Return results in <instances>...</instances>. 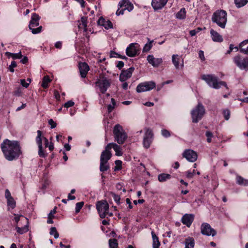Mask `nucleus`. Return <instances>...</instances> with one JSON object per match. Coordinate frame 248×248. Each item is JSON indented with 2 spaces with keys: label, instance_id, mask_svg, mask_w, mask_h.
<instances>
[{
  "label": "nucleus",
  "instance_id": "obj_60",
  "mask_svg": "<svg viewBox=\"0 0 248 248\" xmlns=\"http://www.w3.org/2000/svg\"><path fill=\"white\" fill-rule=\"evenodd\" d=\"M124 66V62L122 61H119L117 64V67L119 69H122Z\"/></svg>",
  "mask_w": 248,
  "mask_h": 248
},
{
  "label": "nucleus",
  "instance_id": "obj_19",
  "mask_svg": "<svg viewBox=\"0 0 248 248\" xmlns=\"http://www.w3.org/2000/svg\"><path fill=\"white\" fill-rule=\"evenodd\" d=\"M147 60L148 62L154 67H157L163 62L162 58H155L153 55H149Z\"/></svg>",
  "mask_w": 248,
  "mask_h": 248
},
{
  "label": "nucleus",
  "instance_id": "obj_11",
  "mask_svg": "<svg viewBox=\"0 0 248 248\" xmlns=\"http://www.w3.org/2000/svg\"><path fill=\"white\" fill-rule=\"evenodd\" d=\"M201 233L204 235L214 236L216 235V231L212 228L210 225L207 223H203L201 227Z\"/></svg>",
  "mask_w": 248,
  "mask_h": 248
},
{
  "label": "nucleus",
  "instance_id": "obj_16",
  "mask_svg": "<svg viewBox=\"0 0 248 248\" xmlns=\"http://www.w3.org/2000/svg\"><path fill=\"white\" fill-rule=\"evenodd\" d=\"M111 144H108L105 147V150H104L101 154L100 160L108 162V161L111 158L112 156V154L111 151H110L109 145Z\"/></svg>",
  "mask_w": 248,
  "mask_h": 248
},
{
  "label": "nucleus",
  "instance_id": "obj_49",
  "mask_svg": "<svg viewBox=\"0 0 248 248\" xmlns=\"http://www.w3.org/2000/svg\"><path fill=\"white\" fill-rule=\"evenodd\" d=\"M161 135L165 138H168L170 136V132L165 129H163L161 130Z\"/></svg>",
  "mask_w": 248,
  "mask_h": 248
},
{
  "label": "nucleus",
  "instance_id": "obj_45",
  "mask_svg": "<svg viewBox=\"0 0 248 248\" xmlns=\"http://www.w3.org/2000/svg\"><path fill=\"white\" fill-rule=\"evenodd\" d=\"M202 30V29L200 27H198L197 29L193 30H191L189 31V34L191 36H195L197 33L199 32Z\"/></svg>",
  "mask_w": 248,
  "mask_h": 248
},
{
  "label": "nucleus",
  "instance_id": "obj_43",
  "mask_svg": "<svg viewBox=\"0 0 248 248\" xmlns=\"http://www.w3.org/2000/svg\"><path fill=\"white\" fill-rule=\"evenodd\" d=\"M115 163L116 165L114 168L115 170H118L122 169V166H121L122 164V161H121L120 160H117L115 161Z\"/></svg>",
  "mask_w": 248,
  "mask_h": 248
},
{
  "label": "nucleus",
  "instance_id": "obj_12",
  "mask_svg": "<svg viewBox=\"0 0 248 248\" xmlns=\"http://www.w3.org/2000/svg\"><path fill=\"white\" fill-rule=\"evenodd\" d=\"M37 136L36 138V142L38 146V155L40 157L45 158L47 154L43 149L42 142V132L40 130L37 131Z\"/></svg>",
  "mask_w": 248,
  "mask_h": 248
},
{
  "label": "nucleus",
  "instance_id": "obj_59",
  "mask_svg": "<svg viewBox=\"0 0 248 248\" xmlns=\"http://www.w3.org/2000/svg\"><path fill=\"white\" fill-rule=\"evenodd\" d=\"M126 9V8H125L124 9L120 10V9H118L117 11L116 14L117 16L122 15L124 14V11Z\"/></svg>",
  "mask_w": 248,
  "mask_h": 248
},
{
  "label": "nucleus",
  "instance_id": "obj_57",
  "mask_svg": "<svg viewBox=\"0 0 248 248\" xmlns=\"http://www.w3.org/2000/svg\"><path fill=\"white\" fill-rule=\"evenodd\" d=\"M186 177L189 179L192 178L193 177V173L190 170L186 172Z\"/></svg>",
  "mask_w": 248,
  "mask_h": 248
},
{
  "label": "nucleus",
  "instance_id": "obj_18",
  "mask_svg": "<svg viewBox=\"0 0 248 248\" xmlns=\"http://www.w3.org/2000/svg\"><path fill=\"white\" fill-rule=\"evenodd\" d=\"M194 219V215L192 214H186L181 218L182 223L187 227H190Z\"/></svg>",
  "mask_w": 248,
  "mask_h": 248
},
{
  "label": "nucleus",
  "instance_id": "obj_4",
  "mask_svg": "<svg viewBox=\"0 0 248 248\" xmlns=\"http://www.w3.org/2000/svg\"><path fill=\"white\" fill-rule=\"evenodd\" d=\"M113 132L115 140L119 144H123L127 138L126 133L119 124L114 126Z\"/></svg>",
  "mask_w": 248,
  "mask_h": 248
},
{
  "label": "nucleus",
  "instance_id": "obj_52",
  "mask_svg": "<svg viewBox=\"0 0 248 248\" xmlns=\"http://www.w3.org/2000/svg\"><path fill=\"white\" fill-rule=\"evenodd\" d=\"M20 83L25 88H28L29 86V83L27 82L25 79H20Z\"/></svg>",
  "mask_w": 248,
  "mask_h": 248
},
{
  "label": "nucleus",
  "instance_id": "obj_42",
  "mask_svg": "<svg viewBox=\"0 0 248 248\" xmlns=\"http://www.w3.org/2000/svg\"><path fill=\"white\" fill-rule=\"evenodd\" d=\"M84 205L83 202H77L76 204L75 212L76 213H78Z\"/></svg>",
  "mask_w": 248,
  "mask_h": 248
},
{
  "label": "nucleus",
  "instance_id": "obj_61",
  "mask_svg": "<svg viewBox=\"0 0 248 248\" xmlns=\"http://www.w3.org/2000/svg\"><path fill=\"white\" fill-rule=\"evenodd\" d=\"M41 138H42V140L43 139L44 140V141H45V148H46L49 145L48 140L46 138H45L44 137H41Z\"/></svg>",
  "mask_w": 248,
  "mask_h": 248
},
{
  "label": "nucleus",
  "instance_id": "obj_21",
  "mask_svg": "<svg viewBox=\"0 0 248 248\" xmlns=\"http://www.w3.org/2000/svg\"><path fill=\"white\" fill-rule=\"evenodd\" d=\"M97 24L98 25L103 26L106 30L113 28L112 22L109 20H106L102 16L98 19Z\"/></svg>",
  "mask_w": 248,
  "mask_h": 248
},
{
  "label": "nucleus",
  "instance_id": "obj_28",
  "mask_svg": "<svg viewBox=\"0 0 248 248\" xmlns=\"http://www.w3.org/2000/svg\"><path fill=\"white\" fill-rule=\"evenodd\" d=\"M236 183L239 185L248 186V180L245 179L241 176L237 175L236 177Z\"/></svg>",
  "mask_w": 248,
  "mask_h": 248
},
{
  "label": "nucleus",
  "instance_id": "obj_41",
  "mask_svg": "<svg viewBox=\"0 0 248 248\" xmlns=\"http://www.w3.org/2000/svg\"><path fill=\"white\" fill-rule=\"evenodd\" d=\"M153 42V40L151 41L148 43H147L145 45L143 48V52H148L151 49L152 47V43Z\"/></svg>",
  "mask_w": 248,
  "mask_h": 248
},
{
  "label": "nucleus",
  "instance_id": "obj_9",
  "mask_svg": "<svg viewBox=\"0 0 248 248\" xmlns=\"http://www.w3.org/2000/svg\"><path fill=\"white\" fill-rule=\"evenodd\" d=\"M155 87V83L153 81H146L139 84L136 88L138 93L144 92L152 90Z\"/></svg>",
  "mask_w": 248,
  "mask_h": 248
},
{
  "label": "nucleus",
  "instance_id": "obj_24",
  "mask_svg": "<svg viewBox=\"0 0 248 248\" xmlns=\"http://www.w3.org/2000/svg\"><path fill=\"white\" fill-rule=\"evenodd\" d=\"M109 144H111L109 145L110 151H111V148H113V150L116 152V155L117 156H120L122 155V152L121 151V148L120 146L118 145L116 143H109Z\"/></svg>",
  "mask_w": 248,
  "mask_h": 248
},
{
  "label": "nucleus",
  "instance_id": "obj_50",
  "mask_svg": "<svg viewBox=\"0 0 248 248\" xmlns=\"http://www.w3.org/2000/svg\"><path fill=\"white\" fill-rule=\"evenodd\" d=\"M15 94L17 96H21L22 93V89L20 87L17 88L15 91Z\"/></svg>",
  "mask_w": 248,
  "mask_h": 248
},
{
  "label": "nucleus",
  "instance_id": "obj_62",
  "mask_svg": "<svg viewBox=\"0 0 248 248\" xmlns=\"http://www.w3.org/2000/svg\"><path fill=\"white\" fill-rule=\"evenodd\" d=\"M54 94L56 99L58 100H59L61 98L60 94L57 91H55Z\"/></svg>",
  "mask_w": 248,
  "mask_h": 248
},
{
  "label": "nucleus",
  "instance_id": "obj_55",
  "mask_svg": "<svg viewBox=\"0 0 248 248\" xmlns=\"http://www.w3.org/2000/svg\"><path fill=\"white\" fill-rule=\"evenodd\" d=\"M199 58H200V59L202 61H204L205 60V57H204V52L202 50H200L199 51Z\"/></svg>",
  "mask_w": 248,
  "mask_h": 248
},
{
  "label": "nucleus",
  "instance_id": "obj_22",
  "mask_svg": "<svg viewBox=\"0 0 248 248\" xmlns=\"http://www.w3.org/2000/svg\"><path fill=\"white\" fill-rule=\"evenodd\" d=\"M168 0H152V6L155 10L162 9L167 3Z\"/></svg>",
  "mask_w": 248,
  "mask_h": 248
},
{
  "label": "nucleus",
  "instance_id": "obj_26",
  "mask_svg": "<svg viewBox=\"0 0 248 248\" xmlns=\"http://www.w3.org/2000/svg\"><path fill=\"white\" fill-rule=\"evenodd\" d=\"M151 234L153 238V248H159L160 243L158 240V238L153 231L152 232Z\"/></svg>",
  "mask_w": 248,
  "mask_h": 248
},
{
  "label": "nucleus",
  "instance_id": "obj_63",
  "mask_svg": "<svg viewBox=\"0 0 248 248\" xmlns=\"http://www.w3.org/2000/svg\"><path fill=\"white\" fill-rule=\"evenodd\" d=\"M62 43L61 42V41H58V42H57L55 44V46L56 48H61L62 47Z\"/></svg>",
  "mask_w": 248,
  "mask_h": 248
},
{
  "label": "nucleus",
  "instance_id": "obj_56",
  "mask_svg": "<svg viewBox=\"0 0 248 248\" xmlns=\"http://www.w3.org/2000/svg\"><path fill=\"white\" fill-rule=\"evenodd\" d=\"M5 197L6 200L12 197L10 191L8 189H6L5 191Z\"/></svg>",
  "mask_w": 248,
  "mask_h": 248
},
{
  "label": "nucleus",
  "instance_id": "obj_46",
  "mask_svg": "<svg viewBox=\"0 0 248 248\" xmlns=\"http://www.w3.org/2000/svg\"><path fill=\"white\" fill-rule=\"evenodd\" d=\"M110 194L112 195L115 202H116L117 203H119L121 200L120 196L116 194L114 192H111Z\"/></svg>",
  "mask_w": 248,
  "mask_h": 248
},
{
  "label": "nucleus",
  "instance_id": "obj_30",
  "mask_svg": "<svg viewBox=\"0 0 248 248\" xmlns=\"http://www.w3.org/2000/svg\"><path fill=\"white\" fill-rule=\"evenodd\" d=\"M56 209L57 207H55L48 214L47 220V223L48 224H52L53 223V218L54 217V215L56 213Z\"/></svg>",
  "mask_w": 248,
  "mask_h": 248
},
{
  "label": "nucleus",
  "instance_id": "obj_37",
  "mask_svg": "<svg viewBox=\"0 0 248 248\" xmlns=\"http://www.w3.org/2000/svg\"><path fill=\"white\" fill-rule=\"evenodd\" d=\"M27 224H28V222H27ZM16 232L21 234H22L26 232H27L29 230L28 229V225L27 224L24 227H19L17 226L16 227Z\"/></svg>",
  "mask_w": 248,
  "mask_h": 248
},
{
  "label": "nucleus",
  "instance_id": "obj_48",
  "mask_svg": "<svg viewBox=\"0 0 248 248\" xmlns=\"http://www.w3.org/2000/svg\"><path fill=\"white\" fill-rule=\"evenodd\" d=\"M205 135L207 137V141L208 142L210 143L212 141V138L213 137V135L212 133L210 131H207L205 133Z\"/></svg>",
  "mask_w": 248,
  "mask_h": 248
},
{
  "label": "nucleus",
  "instance_id": "obj_40",
  "mask_svg": "<svg viewBox=\"0 0 248 248\" xmlns=\"http://www.w3.org/2000/svg\"><path fill=\"white\" fill-rule=\"evenodd\" d=\"M49 233L50 235H53L55 239L58 238L59 236V234L57 232L56 228L55 227L51 228Z\"/></svg>",
  "mask_w": 248,
  "mask_h": 248
},
{
  "label": "nucleus",
  "instance_id": "obj_53",
  "mask_svg": "<svg viewBox=\"0 0 248 248\" xmlns=\"http://www.w3.org/2000/svg\"><path fill=\"white\" fill-rule=\"evenodd\" d=\"M128 1H127V0H122L119 3V6L120 7H122L123 6L126 7V4H128Z\"/></svg>",
  "mask_w": 248,
  "mask_h": 248
},
{
  "label": "nucleus",
  "instance_id": "obj_27",
  "mask_svg": "<svg viewBox=\"0 0 248 248\" xmlns=\"http://www.w3.org/2000/svg\"><path fill=\"white\" fill-rule=\"evenodd\" d=\"M80 21L81 23H80L78 25L79 29H83L84 31H87V27L88 23V19L86 16H82L81 18Z\"/></svg>",
  "mask_w": 248,
  "mask_h": 248
},
{
  "label": "nucleus",
  "instance_id": "obj_1",
  "mask_svg": "<svg viewBox=\"0 0 248 248\" xmlns=\"http://www.w3.org/2000/svg\"><path fill=\"white\" fill-rule=\"evenodd\" d=\"M0 148L5 158L9 161L17 159L22 155L19 141L5 139L0 144Z\"/></svg>",
  "mask_w": 248,
  "mask_h": 248
},
{
  "label": "nucleus",
  "instance_id": "obj_23",
  "mask_svg": "<svg viewBox=\"0 0 248 248\" xmlns=\"http://www.w3.org/2000/svg\"><path fill=\"white\" fill-rule=\"evenodd\" d=\"M210 33L212 40L214 42H221L223 41V38L222 36L216 31L213 29L210 30Z\"/></svg>",
  "mask_w": 248,
  "mask_h": 248
},
{
  "label": "nucleus",
  "instance_id": "obj_13",
  "mask_svg": "<svg viewBox=\"0 0 248 248\" xmlns=\"http://www.w3.org/2000/svg\"><path fill=\"white\" fill-rule=\"evenodd\" d=\"M96 85L99 88L100 92L104 93L110 86V83L106 78H103L102 79L96 82Z\"/></svg>",
  "mask_w": 248,
  "mask_h": 248
},
{
  "label": "nucleus",
  "instance_id": "obj_54",
  "mask_svg": "<svg viewBox=\"0 0 248 248\" xmlns=\"http://www.w3.org/2000/svg\"><path fill=\"white\" fill-rule=\"evenodd\" d=\"M48 124L51 125V128H54L56 126V123L52 119L48 120Z\"/></svg>",
  "mask_w": 248,
  "mask_h": 248
},
{
  "label": "nucleus",
  "instance_id": "obj_36",
  "mask_svg": "<svg viewBox=\"0 0 248 248\" xmlns=\"http://www.w3.org/2000/svg\"><path fill=\"white\" fill-rule=\"evenodd\" d=\"M234 1L237 8H241L248 3V0H234Z\"/></svg>",
  "mask_w": 248,
  "mask_h": 248
},
{
  "label": "nucleus",
  "instance_id": "obj_8",
  "mask_svg": "<svg viewBox=\"0 0 248 248\" xmlns=\"http://www.w3.org/2000/svg\"><path fill=\"white\" fill-rule=\"evenodd\" d=\"M96 209L101 218H105L108 212L109 205L105 201L98 202L96 204Z\"/></svg>",
  "mask_w": 248,
  "mask_h": 248
},
{
  "label": "nucleus",
  "instance_id": "obj_15",
  "mask_svg": "<svg viewBox=\"0 0 248 248\" xmlns=\"http://www.w3.org/2000/svg\"><path fill=\"white\" fill-rule=\"evenodd\" d=\"M204 109H192L191 114L192 122L197 123L202 119L204 114Z\"/></svg>",
  "mask_w": 248,
  "mask_h": 248
},
{
  "label": "nucleus",
  "instance_id": "obj_5",
  "mask_svg": "<svg viewBox=\"0 0 248 248\" xmlns=\"http://www.w3.org/2000/svg\"><path fill=\"white\" fill-rule=\"evenodd\" d=\"M233 62L240 69L248 70V57L237 55L233 58Z\"/></svg>",
  "mask_w": 248,
  "mask_h": 248
},
{
  "label": "nucleus",
  "instance_id": "obj_6",
  "mask_svg": "<svg viewBox=\"0 0 248 248\" xmlns=\"http://www.w3.org/2000/svg\"><path fill=\"white\" fill-rule=\"evenodd\" d=\"M39 19L40 17L38 15L35 13L32 14L29 27L33 34H37L41 31L42 26H39L36 29L34 28L39 25Z\"/></svg>",
  "mask_w": 248,
  "mask_h": 248
},
{
  "label": "nucleus",
  "instance_id": "obj_64",
  "mask_svg": "<svg viewBox=\"0 0 248 248\" xmlns=\"http://www.w3.org/2000/svg\"><path fill=\"white\" fill-rule=\"evenodd\" d=\"M240 51L245 54H248V46L247 48H240Z\"/></svg>",
  "mask_w": 248,
  "mask_h": 248
},
{
  "label": "nucleus",
  "instance_id": "obj_38",
  "mask_svg": "<svg viewBox=\"0 0 248 248\" xmlns=\"http://www.w3.org/2000/svg\"><path fill=\"white\" fill-rule=\"evenodd\" d=\"M109 246L110 248H118V241L116 239H110L109 240Z\"/></svg>",
  "mask_w": 248,
  "mask_h": 248
},
{
  "label": "nucleus",
  "instance_id": "obj_35",
  "mask_svg": "<svg viewBox=\"0 0 248 248\" xmlns=\"http://www.w3.org/2000/svg\"><path fill=\"white\" fill-rule=\"evenodd\" d=\"M186 11L185 8H182L176 14V17L179 19H183L186 18Z\"/></svg>",
  "mask_w": 248,
  "mask_h": 248
},
{
  "label": "nucleus",
  "instance_id": "obj_31",
  "mask_svg": "<svg viewBox=\"0 0 248 248\" xmlns=\"http://www.w3.org/2000/svg\"><path fill=\"white\" fill-rule=\"evenodd\" d=\"M5 55L8 58H12L13 59H19L21 58L22 56L21 52L17 53H13L9 52H6L5 53Z\"/></svg>",
  "mask_w": 248,
  "mask_h": 248
},
{
  "label": "nucleus",
  "instance_id": "obj_20",
  "mask_svg": "<svg viewBox=\"0 0 248 248\" xmlns=\"http://www.w3.org/2000/svg\"><path fill=\"white\" fill-rule=\"evenodd\" d=\"M78 68L81 78H85L89 70V65L86 62H79Z\"/></svg>",
  "mask_w": 248,
  "mask_h": 248
},
{
  "label": "nucleus",
  "instance_id": "obj_44",
  "mask_svg": "<svg viewBox=\"0 0 248 248\" xmlns=\"http://www.w3.org/2000/svg\"><path fill=\"white\" fill-rule=\"evenodd\" d=\"M16 62L15 61H13L9 66L8 69L11 72L13 73L14 72V68L16 67Z\"/></svg>",
  "mask_w": 248,
  "mask_h": 248
},
{
  "label": "nucleus",
  "instance_id": "obj_10",
  "mask_svg": "<svg viewBox=\"0 0 248 248\" xmlns=\"http://www.w3.org/2000/svg\"><path fill=\"white\" fill-rule=\"evenodd\" d=\"M140 45L138 43H131L126 49V54L130 57H133L140 53Z\"/></svg>",
  "mask_w": 248,
  "mask_h": 248
},
{
  "label": "nucleus",
  "instance_id": "obj_34",
  "mask_svg": "<svg viewBox=\"0 0 248 248\" xmlns=\"http://www.w3.org/2000/svg\"><path fill=\"white\" fill-rule=\"evenodd\" d=\"M51 80L50 79L48 76H45L43 78L41 86L44 89H46L48 87L49 83L50 82Z\"/></svg>",
  "mask_w": 248,
  "mask_h": 248
},
{
  "label": "nucleus",
  "instance_id": "obj_58",
  "mask_svg": "<svg viewBox=\"0 0 248 248\" xmlns=\"http://www.w3.org/2000/svg\"><path fill=\"white\" fill-rule=\"evenodd\" d=\"M110 58H117V57H120V56L116 52L111 51H110Z\"/></svg>",
  "mask_w": 248,
  "mask_h": 248
},
{
  "label": "nucleus",
  "instance_id": "obj_29",
  "mask_svg": "<svg viewBox=\"0 0 248 248\" xmlns=\"http://www.w3.org/2000/svg\"><path fill=\"white\" fill-rule=\"evenodd\" d=\"M110 167L108 162H105L100 160L99 170L101 172H105L109 169Z\"/></svg>",
  "mask_w": 248,
  "mask_h": 248
},
{
  "label": "nucleus",
  "instance_id": "obj_25",
  "mask_svg": "<svg viewBox=\"0 0 248 248\" xmlns=\"http://www.w3.org/2000/svg\"><path fill=\"white\" fill-rule=\"evenodd\" d=\"M185 248H194L195 245L194 239L192 237H188L185 239Z\"/></svg>",
  "mask_w": 248,
  "mask_h": 248
},
{
  "label": "nucleus",
  "instance_id": "obj_14",
  "mask_svg": "<svg viewBox=\"0 0 248 248\" xmlns=\"http://www.w3.org/2000/svg\"><path fill=\"white\" fill-rule=\"evenodd\" d=\"M183 156L187 161L191 162H195L198 157L196 152L191 149L186 150L183 153Z\"/></svg>",
  "mask_w": 248,
  "mask_h": 248
},
{
  "label": "nucleus",
  "instance_id": "obj_7",
  "mask_svg": "<svg viewBox=\"0 0 248 248\" xmlns=\"http://www.w3.org/2000/svg\"><path fill=\"white\" fill-rule=\"evenodd\" d=\"M145 133L143 139V147L146 149L149 148L153 140L154 133L152 130L148 127L144 128Z\"/></svg>",
  "mask_w": 248,
  "mask_h": 248
},
{
  "label": "nucleus",
  "instance_id": "obj_51",
  "mask_svg": "<svg viewBox=\"0 0 248 248\" xmlns=\"http://www.w3.org/2000/svg\"><path fill=\"white\" fill-rule=\"evenodd\" d=\"M74 105V102L73 101L70 100V101H69L65 103L64 104L63 106L66 108H68L69 107H71L73 106Z\"/></svg>",
  "mask_w": 248,
  "mask_h": 248
},
{
  "label": "nucleus",
  "instance_id": "obj_3",
  "mask_svg": "<svg viewBox=\"0 0 248 248\" xmlns=\"http://www.w3.org/2000/svg\"><path fill=\"white\" fill-rule=\"evenodd\" d=\"M212 20L221 28L224 29L227 21L226 12L223 10H217L212 15Z\"/></svg>",
  "mask_w": 248,
  "mask_h": 248
},
{
  "label": "nucleus",
  "instance_id": "obj_33",
  "mask_svg": "<svg viewBox=\"0 0 248 248\" xmlns=\"http://www.w3.org/2000/svg\"><path fill=\"white\" fill-rule=\"evenodd\" d=\"M180 58L178 55L173 54L172 56V62L176 69L179 68V62Z\"/></svg>",
  "mask_w": 248,
  "mask_h": 248
},
{
  "label": "nucleus",
  "instance_id": "obj_47",
  "mask_svg": "<svg viewBox=\"0 0 248 248\" xmlns=\"http://www.w3.org/2000/svg\"><path fill=\"white\" fill-rule=\"evenodd\" d=\"M223 114L226 120H228L230 118V111L229 109H224L223 111Z\"/></svg>",
  "mask_w": 248,
  "mask_h": 248
},
{
  "label": "nucleus",
  "instance_id": "obj_32",
  "mask_svg": "<svg viewBox=\"0 0 248 248\" xmlns=\"http://www.w3.org/2000/svg\"><path fill=\"white\" fill-rule=\"evenodd\" d=\"M171 175L167 173H161L158 175V180L160 182H164L170 179Z\"/></svg>",
  "mask_w": 248,
  "mask_h": 248
},
{
  "label": "nucleus",
  "instance_id": "obj_2",
  "mask_svg": "<svg viewBox=\"0 0 248 248\" xmlns=\"http://www.w3.org/2000/svg\"><path fill=\"white\" fill-rule=\"evenodd\" d=\"M201 78L204 80L209 87L214 89H218L222 86L228 89L226 83L225 81L219 80L218 77L215 75H203Z\"/></svg>",
  "mask_w": 248,
  "mask_h": 248
},
{
  "label": "nucleus",
  "instance_id": "obj_17",
  "mask_svg": "<svg viewBox=\"0 0 248 248\" xmlns=\"http://www.w3.org/2000/svg\"><path fill=\"white\" fill-rule=\"evenodd\" d=\"M134 70V68L133 67H131L126 70H123L120 75V80L124 82L129 78L131 77Z\"/></svg>",
  "mask_w": 248,
  "mask_h": 248
},
{
  "label": "nucleus",
  "instance_id": "obj_39",
  "mask_svg": "<svg viewBox=\"0 0 248 248\" xmlns=\"http://www.w3.org/2000/svg\"><path fill=\"white\" fill-rule=\"evenodd\" d=\"M7 205L10 206L12 209H14L16 206V201L13 197L7 199Z\"/></svg>",
  "mask_w": 248,
  "mask_h": 248
}]
</instances>
